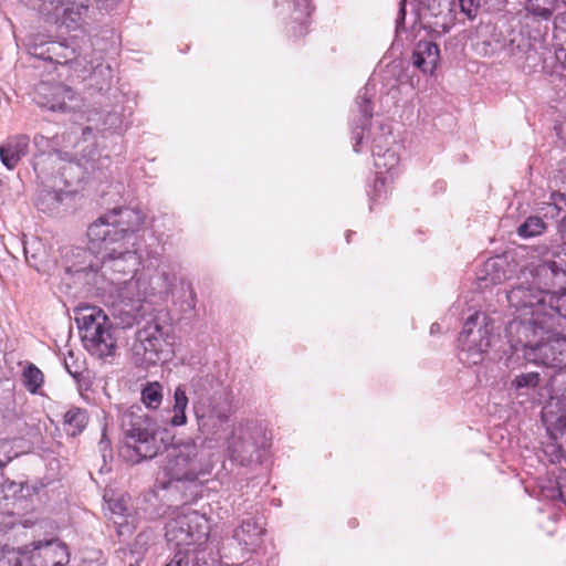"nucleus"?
<instances>
[{"label": "nucleus", "mask_w": 566, "mask_h": 566, "mask_svg": "<svg viewBox=\"0 0 566 566\" xmlns=\"http://www.w3.org/2000/svg\"><path fill=\"white\" fill-rule=\"evenodd\" d=\"M539 374L538 373H535V371H532V373H527V374H521V375H517L512 385L516 388V389H522V388H535L538 386L539 384Z\"/></svg>", "instance_id": "34"}, {"label": "nucleus", "mask_w": 566, "mask_h": 566, "mask_svg": "<svg viewBox=\"0 0 566 566\" xmlns=\"http://www.w3.org/2000/svg\"><path fill=\"white\" fill-rule=\"evenodd\" d=\"M349 238H350V232H348L347 235H346L347 242H349Z\"/></svg>", "instance_id": "51"}, {"label": "nucleus", "mask_w": 566, "mask_h": 566, "mask_svg": "<svg viewBox=\"0 0 566 566\" xmlns=\"http://www.w3.org/2000/svg\"><path fill=\"white\" fill-rule=\"evenodd\" d=\"M27 48L32 56L55 64L73 63L78 57L75 48L67 42L44 41L40 35L31 38Z\"/></svg>", "instance_id": "15"}, {"label": "nucleus", "mask_w": 566, "mask_h": 566, "mask_svg": "<svg viewBox=\"0 0 566 566\" xmlns=\"http://www.w3.org/2000/svg\"><path fill=\"white\" fill-rule=\"evenodd\" d=\"M557 430L562 439H566V415L562 416L557 421Z\"/></svg>", "instance_id": "41"}, {"label": "nucleus", "mask_w": 566, "mask_h": 566, "mask_svg": "<svg viewBox=\"0 0 566 566\" xmlns=\"http://www.w3.org/2000/svg\"><path fill=\"white\" fill-rule=\"evenodd\" d=\"M265 530L261 518L249 516L234 530L233 537L247 549H255L262 543Z\"/></svg>", "instance_id": "18"}, {"label": "nucleus", "mask_w": 566, "mask_h": 566, "mask_svg": "<svg viewBox=\"0 0 566 566\" xmlns=\"http://www.w3.org/2000/svg\"><path fill=\"white\" fill-rule=\"evenodd\" d=\"M0 566H23L22 552L19 548L0 546Z\"/></svg>", "instance_id": "32"}, {"label": "nucleus", "mask_w": 566, "mask_h": 566, "mask_svg": "<svg viewBox=\"0 0 566 566\" xmlns=\"http://www.w3.org/2000/svg\"><path fill=\"white\" fill-rule=\"evenodd\" d=\"M212 463L207 453L195 442L168 449L164 470L170 480L196 481L210 473Z\"/></svg>", "instance_id": "9"}, {"label": "nucleus", "mask_w": 566, "mask_h": 566, "mask_svg": "<svg viewBox=\"0 0 566 566\" xmlns=\"http://www.w3.org/2000/svg\"><path fill=\"white\" fill-rule=\"evenodd\" d=\"M555 244L547 248L538 263H531L520 270L522 281L534 283L545 294L566 293V274Z\"/></svg>", "instance_id": "12"}, {"label": "nucleus", "mask_w": 566, "mask_h": 566, "mask_svg": "<svg viewBox=\"0 0 566 566\" xmlns=\"http://www.w3.org/2000/svg\"><path fill=\"white\" fill-rule=\"evenodd\" d=\"M557 495L566 505V471L559 473L556 479Z\"/></svg>", "instance_id": "40"}, {"label": "nucleus", "mask_w": 566, "mask_h": 566, "mask_svg": "<svg viewBox=\"0 0 566 566\" xmlns=\"http://www.w3.org/2000/svg\"><path fill=\"white\" fill-rule=\"evenodd\" d=\"M189 562L188 554L181 551L175 553L172 559L166 566H189ZM191 566H218V559L211 551L197 549L195 551V557L191 559Z\"/></svg>", "instance_id": "22"}, {"label": "nucleus", "mask_w": 566, "mask_h": 566, "mask_svg": "<svg viewBox=\"0 0 566 566\" xmlns=\"http://www.w3.org/2000/svg\"><path fill=\"white\" fill-rule=\"evenodd\" d=\"M554 25L558 36L566 43V11L555 17Z\"/></svg>", "instance_id": "39"}, {"label": "nucleus", "mask_w": 566, "mask_h": 566, "mask_svg": "<svg viewBox=\"0 0 566 566\" xmlns=\"http://www.w3.org/2000/svg\"><path fill=\"white\" fill-rule=\"evenodd\" d=\"M461 11L469 18L473 19L476 15L480 7L479 0H459Z\"/></svg>", "instance_id": "38"}, {"label": "nucleus", "mask_w": 566, "mask_h": 566, "mask_svg": "<svg viewBox=\"0 0 566 566\" xmlns=\"http://www.w3.org/2000/svg\"><path fill=\"white\" fill-rule=\"evenodd\" d=\"M286 3L292 22L297 23L303 33L312 12L310 0H286Z\"/></svg>", "instance_id": "25"}, {"label": "nucleus", "mask_w": 566, "mask_h": 566, "mask_svg": "<svg viewBox=\"0 0 566 566\" xmlns=\"http://www.w3.org/2000/svg\"><path fill=\"white\" fill-rule=\"evenodd\" d=\"M174 347L172 329L153 319L136 331L130 347V359L135 366L147 369L158 363L168 361L174 356Z\"/></svg>", "instance_id": "5"}, {"label": "nucleus", "mask_w": 566, "mask_h": 566, "mask_svg": "<svg viewBox=\"0 0 566 566\" xmlns=\"http://www.w3.org/2000/svg\"><path fill=\"white\" fill-rule=\"evenodd\" d=\"M436 324L431 325V331H437Z\"/></svg>", "instance_id": "52"}, {"label": "nucleus", "mask_w": 566, "mask_h": 566, "mask_svg": "<svg viewBox=\"0 0 566 566\" xmlns=\"http://www.w3.org/2000/svg\"><path fill=\"white\" fill-rule=\"evenodd\" d=\"M505 260L501 258H492L484 262L479 280L484 282L483 286L496 285L507 279L505 271Z\"/></svg>", "instance_id": "21"}, {"label": "nucleus", "mask_w": 566, "mask_h": 566, "mask_svg": "<svg viewBox=\"0 0 566 566\" xmlns=\"http://www.w3.org/2000/svg\"><path fill=\"white\" fill-rule=\"evenodd\" d=\"M90 243L91 249L101 260L102 276L112 285L119 284L127 275H132L136 271L138 264L136 251L132 250L127 242Z\"/></svg>", "instance_id": "10"}, {"label": "nucleus", "mask_w": 566, "mask_h": 566, "mask_svg": "<svg viewBox=\"0 0 566 566\" xmlns=\"http://www.w3.org/2000/svg\"><path fill=\"white\" fill-rule=\"evenodd\" d=\"M51 3H56V4H60V3H63L64 0H49Z\"/></svg>", "instance_id": "48"}, {"label": "nucleus", "mask_w": 566, "mask_h": 566, "mask_svg": "<svg viewBox=\"0 0 566 566\" xmlns=\"http://www.w3.org/2000/svg\"><path fill=\"white\" fill-rule=\"evenodd\" d=\"M97 72L102 73V69H95L94 72H93V75H96Z\"/></svg>", "instance_id": "50"}, {"label": "nucleus", "mask_w": 566, "mask_h": 566, "mask_svg": "<svg viewBox=\"0 0 566 566\" xmlns=\"http://www.w3.org/2000/svg\"><path fill=\"white\" fill-rule=\"evenodd\" d=\"M552 200L553 202L547 203L544 216L555 218L562 210L560 202H565L566 198L564 193L557 192L552 195Z\"/></svg>", "instance_id": "36"}, {"label": "nucleus", "mask_w": 566, "mask_h": 566, "mask_svg": "<svg viewBox=\"0 0 566 566\" xmlns=\"http://www.w3.org/2000/svg\"><path fill=\"white\" fill-rule=\"evenodd\" d=\"M371 96H373V94L370 93L369 87L365 86L364 88H361L359 91L357 98H356V106H357L358 113L360 115V117L358 118L359 124L356 126V129L354 132L355 138H356V144L354 145V150L356 153L359 151L358 146L363 138L361 133L357 132V129L360 128L361 130H364L373 117Z\"/></svg>", "instance_id": "20"}, {"label": "nucleus", "mask_w": 566, "mask_h": 566, "mask_svg": "<svg viewBox=\"0 0 566 566\" xmlns=\"http://www.w3.org/2000/svg\"><path fill=\"white\" fill-rule=\"evenodd\" d=\"M558 231H559V234H560V238H562V242H566V216L563 217L560 223H559V227H558Z\"/></svg>", "instance_id": "43"}, {"label": "nucleus", "mask_w": 566, "mask_h": 566, "mask_svg": "<svg viewBox=\"0 0 566 566\" xmlns=\"http://www.w3.org/2000/svg\"><path fill=\"white\" fill-rule=\"evenodd\" d=\"M557 0H526L525 9L528 13L543 20H548L555 9Z\"/></svg>", "instance_id": "29"}, {"label": "nucleus", "mask_w": 566, "mask_h": 566, "mask_svg": "<svg viewBox=\"0 0 566 566\" xmlns=\"http://www.w3.org/2000/svg\"><path fill=\"white\" fill-rule=\"evenodd\" d=\"M19 549L23 566H65L70 562L69 548L59 539L38 541Z\"/></svg>", "instance_id": "14"}, {"label": "nucleus", "mask_w": 566, "mask_h": 566, "mask_svg": "<svg viewBox=\"0 0 566 566\" xmlns=\"http://www.w3.org/2000/svg\"><path fill=\"white\" fill-rule=\"evenodd\" d=\"M546 224L542 218L537 216L528 217L523 223H521L516 230V233L524 239L541 235L545 232Z\"/></svg>", "instance_id": "30"}, {"label": "nucleus", "mask_w": 566, "mask_h": 566, "mask_svg": "<svg viewBox=\"0 0 566 566\" xmlns=\"http://www.w3.org/2000/svg\"><path fill=\"white\" fill-rule=\"evenodd\" d=\"M482 313L469 316L459 336L462 346V360L468 365H478L483 361L484 355L491 346L492 326Z\"/></svg>", "instance_id": "13"}, {"label": "nucleus", "mask_w": 566, "mask_h": 566, "mask_svg": "<svg viewBox=\"0 0 566 566\" xmlns=\"http://www.w3.org/2000/svg\"><path fill=\"white\" fill-rule=\"evenodd\" d=\"M371 151L375 158V167L377 169L374 188L375 191H378L386 182V178L382 175L391 172V170L398 166L399 156L392 149H384V147L377 143V139H374Z\"/></svg>", "instance_id": "17"}, {"label": "nucleus", "mask_w": 566, "mask_h": 566, "mask_svg": "<svg viewBox=\"0 0 566 566\" xmlns=\"http://www.w3.org/2000/svg\"><path fill=\"white\" fill-rule=\"evenodd\" d=\"M142 401L150 409H157L163 401V386L158 381L149 382L142 390Z\"/></svg>", "instance_id": "31"}, {"label": "nucleus", "mask_w": 566, "mask_h": 566, "mask_svg": "<svg viewBox=\"0 0 566 566\" xmlns=\"http://www.w3.org/2000/svg\"><path fill=\"white\" fill-rule=\"evenodd\" d=\"M61 175L65 178V182L71 186L81 180V168L76 163H69L62 168Z\"/></svg>", "instance_id": "35"}, {"label": "nucleus", "mask_w": 566, "mask_h": 566, "mask_svg": "<svg viewBox=\"0 0 566 566\" xmlns=\"http://www.w3.org/2000/svg\"><path fill=\"white\" fill-rule=\"evenodd\" d=\"M118 292V297L125 304H132V310L138 311L140 308L139 303L144 298V294L138 289V281L130 279L123 280L119 284H114Z\"/></svg>", "instance_id": "23"}, {"label": "nucleus", "mask_w": 566, "mask_h": 566, "mask_svg": "<svg viewBox=\"0 0 566 566\" xmlns=\"http://www.w3.org/2000/svg\"><path fill=\"white\" fill-rule=\"evenodd\" d=\"M482 45H483V48H482V50H481V51H482L485 55H488V54L493 55V54H495V53H496V51H497V48H490V46H491V44H490L489 42H483V43H482Z\"/></svg>", "instance_id": "44"}, {"label": "nucleus", "mask_w": 566, "mask_h": 566, "mask_svg": "<svg viewBox=\"0 0 566 566\" xmlns=\"http://www.w3.org/2000/svg\"><path fill=\"white\" fill-rule=\"evenodd\" d=\"M41 165V161H35L34 163V170L38 171L39 170V167Z\"/></svg>", "instance_id": "49"}, {"label": "nucleus", "mask_w": 566, "mask_h": 566, "mask_svg": "<svg viewBox=\"0 0 566 566\" xmlns=\"http://www.w3.org/2000/svg\"><path fill=\"white\" fill-rule=\"evenodd\" d=\"M224 446L231 462L240 467H254L265 458L271 439L258 422L241 420L232 426L224 438Z\"/></svg>", "instance_id": "3"}, {"label": "nucleus", "mask_w": 566, "mask_h": 566, "mask_svg": "<svg viewBox=\"0 0 566 566\" xmlns=\"http://www.w3.org/2000/svg\"><path fill=\"white\" fill-rule=\"evenodd\" d=\"M188 407V397L181 387H177L174 394V416L170 423L180 427L187 423L186 409Z\"/></svg>", "instance_id": "28"}, {"label": "nucleus", "mask_w": 566, "mask_h": 566, "mask_svg": "<svg viewBox=\"0 0 566 566\" xmlns=\"http://www.w3.org/2000/svg\"><path fill=\"white\" fill-rule=\"evenodd\" d=\"M44 106H46L48 108L52 109V111H56V109H64L65 108V104L64 103H60V104H54V103H45L43 104Z\"/></svg>", "instance_id": "45"}, {"label": "nucleus", "mask_w": 566, "mask_h": 566, "mask_svg": "<svg viewBox=\"0 0 566 566\" xmlns=\"http://www.w3.org/2000/svg\"><path fill=\"white\" fill-rule=\"evenodd\" d=\"M64 367H65L66 371L74 379L78 380V378L82 375L83 367H82L81 363H78L76 359H74V355H73L72 352H69L67 357H65V359H64Z\"/></svg>", "instance_id": "37"}, {"label": "nucleus", "mask_w": 566, "mask_h": 566, "mask_svg": "<svg viewBox=\"0 0 566 566\" xmlns=\"http://www.w3.org/2000/svg\"><path fill=\"white\" fill-rule=\"evenodd\" d=\"M566 45V43H564ZM556 59L563 63V65L566 69V48L562 46L559 50L556 51Z\"/></svg>", "instance_id": "42"}, {"label": "nucleus", "mask_w": 566, "mask_h": 566, "mask_svg": "<svg viewBox=\"0 0 566 566\" xmlns=\"http://www.w3.org/2000/svg\"><path fill=\"white\" fill-rule=\"evenodd\" d=\"M30 138L27 135H15L7 138L0 145V159L3 166L12 170L29 151Z\"/></svg>", "instance_id": "16"}, {"label": "nucleus", "mask_w": 566, "mask_h": 566, "mask_svg": "<svg viewBox=\"0 0 566 566\" xmlns=\"http://www.w3.org/2000/svg\"><path fill=\"white\" fill-rule=\"evenodd\" d=\"M558 322L546 324L541 333H535L525 340L516 342V337L510 339L511 348L516 354L522 352L527 363L566 371V336L555 331Z\"/></svg>", "instance_id": "4"}, {"label": "nucleus", "mask_w": 566, "mask_h": 566, "mask_svg": "<svg viewBox=\"0 0 566 566\" xmlns=\"http://www.w3.org/2000/svg\"><path fill=\"white\" fill-rule=\"evenodd\" d=\"M528 46L527 39L524 38L521 33H513L512 38L509 40L507 44H504L502 48L506 51L507 55L515 56L520 53L526 52Z\"/></svg>", "instance_id": "33"}, {"label": "nucleus", "mask_w": 566, "mask_h": 566, "mask_svg": "<svg viewBox=\"0 0 566 566\" xmlns=\"http://www.w3.org/2000/svg\"><path fill=\"white\" fill-rule=\"evenodd\" d=\"M209 521L199 512L184 507L166 526L167 541L177 548L176 553L188 554V559L195 557V551L203 547L209 537Z\"/></svg>", "instance_id": "6"}, {"label": "nucleus", "mask_w": 566, "mask_h": 566, "mask_svg": "<svg viewBox=\"0 0 566 566\" xmlns=\"http://www.w3.org/2000/svg\"><path fill=\"white\" fill-rule=\"evenodd\" d=\"M436 324L431 325V331H437Z\"/></svg>", "instance_id": "53"}, {"label": "nucleus", "mask_w": 566, "mask_h": 566, "mask_svg": "<svg viewBox=\"0 0 566 566\" xmlns=\"http://www.w3.org/2000/svg\"><path fill=\"white\" fill-rule=\"evenodd\" d=\"M22 384L30 394H38L44 382L43 373L32 363H28L22 375Z\"/></svg>", "instance_id": "27"}, {"label": "nucleus", "mask_w": 566, "mask_h": 566, "mask_svg": "<svg viewBox=\"0 0 566 566\" xmlns=\"http://www.w3.org/2000/svg\"><path fill=\"white\" fill-rule=\"evenodd\" d=\"M198 430L207 442L224 440L231 408L221 395L200 398L193 403Z\"/></svg>", "instance_id": "11"}, {"label": "nucleus", "mask_w": 566, "mask_h": 566, "mask_svg": "<svg viewBox=\"0 0 566 566\" xmlns=\"http://www.w3.org/2000/svg\"><path fill=\"white\" fill-rule=\"evenodd\" d=\"M11 461V457H8L6 460H0V470L3 469Z\"/></svg>", "instance_id": "47"}, {"label": "nucleus", "mask_w": 566, "mask_h": 566, "mask_svg": "<svg viewBox=\"0 0 566 566\" xmlns=\"http://www.w3.org/2000/svg\"><path fill=\"white\" fill-rule=\"evenodd\" d=\"M27 262L29 265L40 271L46 262V251L41 241L32 240L25 242L23 247Z\"/></svg>", "instance_id": "26"}, {"label": "nucleus", "mask_w": 566, "mask_h": 566, "mask_svg": "<svg viewBox=\"0 0 566 566\" xmlns=\"http://www.w3.org/2000/svg\"><path fill=\"white\" fill-rule=\"evenodd\" d=\"M120 429L124 444L120 454L135 464L155 458L161 448L157 439V424L142 407L132 406L120 415Z\"/></svg>", "instance_id": "2"}, {"label": "nucleus", "mask_w": 566, "mask_h": 566, "mask_svg": "<svg viewBox=\"0 0 566 566\" xmlns=\"http://www.w3.org/2000/svg\"><path fill=\"white\" fill-rule=\"evenodd\" d=\"M399 4H400V9H399V19H400L401 21H403V20H405V15H406V4H405V0H401Z\"/></svg>", "instance_id": "46"}, {"label": "nucleus", "mask_w": 566, "mask_h": 566, "mask_svg": "<svg viewBox=\"0 0 566 566\" xmlns=\"http://www.w3.org/2000/svg\"><path fill=\"white\" fill-rule=\"evenodd\" d=\"M440 60L438 44L431 41H419L412 54V63L424 74H432Z\"/></svg>", "instance_id": "19"}, {"label": "nucleus", "mask_w": 566, "mask_h": 566, "mask_svg": "<svg viewBox=\"0 0 566 566\" xmlns=\"http://www.w3.org/2000/svg\"><path fill=\"white\" fill-rule=\"evenodd\" d=\"M84 347L99 358L114 356L117 349L112 325L101 308L86 307L76 317Z\"/></svg>", "instance_id": "8"}, {"label": "nucleus", "mask_w": 566, "mask_h": 566, "mask_svg": "<svg viewBox=\"0 0 566 566\" xmlns=\"http://www.w3.org/2000/svg\"><path fill=\"white\" fill-rule=\"evenodd\" d=\"M88 423V415L86 410L72 407L70 408L63 419L64 431L72 437H76L82 433Z\"/></svg>", "instance_id": "24"}, {"label": "nucleus", "mask_w": 566, "mask_h": 566, "mask_svg": "<svg viewBox=\"0 0 566 566\" xmlns=\"http://www.w3.org/2000/svg\"><path fill=\"white\" fill-rule=\"evenodd\" d=\"M144 223V216L132 208H115L101 216L87 230L90 242H126Z\"/></svg>", "instance_id": "7"}, {"label": "nucleus", "mask_w": 566, "mask_h": 566, "mask_svg": "<svg viewBox=\"0 0 566 566\" xmlns=\"http://www.w3.org/2000/svg\"><path fill=\"white\" fill-rule=\"evenodd\" d=\"M522 280L518 272L516 282L506 295L510 306L515 310V317L506 326L509 340L515 337L516 342L525 340L541 333V325L566 317V293L545 294L534 283Z\"/></svg>", "instance_id": "1"}]
</instances>
